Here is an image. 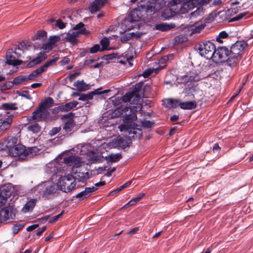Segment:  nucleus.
I'll use <instances>...</instances> for the list:
<instances>
[{"label":"nucleus","mask_w":253,"mask_h":253,"mask_svg":"<svg viewBox=\"0 0 253 253\" xmlns=\"http://www.w3.org/2000/svg\"><path fill=\"white\" fill-rule=\"evenodd\" d=\"M246 13L245 12L240 13L239 14L237 15V16L233 17L230 21H236L241 20L242 18H243L245 15Z\"/></svg>","instance_id":"55"},{"label":"nucleus","mask_w":253,"mask_h":253,"mask_svg":"<svg viewBox=\"0 0 253 253\" xmlns=\"http://www.w3.org/2000/svg\"><path fill=\"white\" fill-rule=\"evenodd\" d=\"M78 104V101H73L65 104H62L58 107L55 108V109H56L58 111L61 112H68L75 108Z\"/></svg>","instance_id":"20"},{"label":"nucleus","mask_w":253,"mask_h":253,"mask_svg":"<svg viewBox=\"0 0 253 253\" xmlns=\"http://www.w3.org/2000/svg\"><path fill=\"white\" fill-rule=\"evenodd\" d=\"M131 181L126 182L123 185H122L121 186H120L119 187H118V190L121 191L122 190H123V189L125 188L126 187H127L128 185H129L131 184Z\"/></svg>","instance_id":"64"},{"label":"nucleus","mask_w":253,"mask_h":253,"mask_svg":"<svg viewBox=\"0 0 253 253\" xmlns=\"http://www.w3.org/2000/svg\"><path fill=\"white\" fill-rule=\"evenodd\" d=\"M162 7L160 0H141L137 5V9H134L129 14L130 18V23L132 21H138L139 17L136 13L137 11L142 15L151 16L158 12Z\"/></svg>","instance_id":"2"},{"label":"nucleus","mask_w":253,"mask_h":253,"mask_svg":"<svg viewBox=\"0 0 253 253\" xmlns=\"http://www.w3.org/2000/svg\"><path fill=\"white\" fill-rule=\"evenodd\" d=\"M215 49V46L213 43L207 41L200 44L199 47V53L202 56L207 59H212Z\"/></svg>","instance_id":"7"},{"label":"nucleus","mask_w":253,"mask_h":253,"mask_svg":"<svg viewBox=\"0 0 253 253\" xmlns=\"http://www.w3.org/2000/svg\"><path fill=\"white\" fill-rule=\"evenodd\" d=\"M141 125L143 127L149 128L154 125V123L150 121L144 120L141 122Z\"/></svg>","instance_id":"43"},{"label":"nucleus","mask_w":253,"mask_h":253,"mask_svg":"<svg viewBox=\"0 0 253 253\" xmlns=\"http://www.w3.org/2000/svg\"><path fill=\"white\" fill-rule=\"evenodd\" d=\"M29 123L30 124L28 127V130L32 131L35 133H37L41 131V127L37 122L33 121Z\"/></svg>","instance_id":"33"},{"label":"nucleus","mask_w":253,"mask_h":253,"mask_svg":"<svg viewBox=\"0 0 253 253\" xmlns=\"http://www.w3.org/2000/svg\"><path fill=\"white\" fill-rule=\"evenodd\" d=\"M11 194V187L6 184L0 187V208L5 204Z\"/></svg>","instance_id":"11"},{"label":"nucleus","mask_w":253,"mask_h":253,"mask_svg":"<svg viewBox=\"0 0 253 253\" xmlns=\"http://www.w3.org/2000/svg\"><path fill=\"white\" fill-rule=\"evenodd\" d=\"M196 2L194 0H188L183 4V5L180 7L178 11L175 13L181 14H184L188 12L189 10L193 9L196 7Z\"/></svg>","instance_id":"18"},{"label":"nucleus","mask_w":253,"mask_h":253,"mask_svg":"<svg viewBox=\"0 0 253 253\" xmlns=\"http://www.w3.org/2000/svg\"><path fill=\"white\" fill-rule=\"evenodd\" d=\"M247 45L244 41H237L231 46L229 53L231 55L242 56V53Z\"/></svg>","instance_id":"12"},{"label":"nucleus","mask_w":253,"mask_h":253,"mask_svg":"<svg viewBox=\"0 0 253 253\" xmlns=\"http://www.w3.org/2000/svg\"><path fill=\"white\" fill-rule=\"evenodd\" d=\"M70 61V59L66 56L63 58V59L60 61V63L61 65H65L68 64Z\"/></svg>","instance_id":"59"},{"label":"nucleus","mask_w":253,"mask_h":253,"mask_svg":"<svg viewBox=\"0 0 253 253\" xmlns=\"http://www.w3.org/2000/svg\"><path fill=\"white\" fill-rule=\"evenodd\" d=\"M53 102V99L50 97H48L40 103L38 107L33 112L32 115L27 117L28 122L46 121L50 114L48 108L52 106Z\"/></svg>","instance_id":"4"},{"label":"nucleus","mask_w":253,"mask_h":253,"mask_svg":"<svg viewBox=\"0 0 253 253\" xmlns=\"http://www.w3.org/2000/svg\"><path fill=\"white\" fill-rule=\"evenodd\" d=\"M88 33V31L85 29H81L77 32H73L72 33H68L65 39L71 42L75 43L76 42L77 37H78L79 34L86 35Z\"/></svg>","instance_id":"19"},{"label":"nucleus","mask_w":253,"mask_h":253,"mask_svg":"<svg viewBox=\"0 0 253 253\" xmlns=\"http://www.w3.org/2000/svg\"><path fill=\"white\" fill-rule=\"evenodd\" d=\"M59 59V55L57 54H54L52 59H50L46 62L49 66L55 64L56 62Z\"/></svg>","instance_id":"44"},{"label":"nucleus","mask_w":253,"mask_h":253,"mask_svg":"<svg viewBox=\"0 0 253 253\" xmlns=\"http://www.w3.org/2000/svg\"><path fill=\"white\" fill-rule=\"evenodd\" d=\"M18 143V139L16 137H8L2 143L1 150L8 149V151Z\"/></svg>","instance_id":"17"},{"label":"nucleus","mask_w":253,"mask_h":253,"mask_svg":"<svg viewBox=\"0 0 253 253\" xmlns=\"http://www.w3.org/2000/svg\"><path fill=\"white\" fill-rule=\"evenodd\" d=\"M220 147L219 146L218 143H215L212 148V151L214 153L219 152L220 150Z\"/></svg>","instance_id":"63"},{"label":"nucleus","mask_w":253,"mask_h":253,"mask_svg":"<svg viewBox=\"0 0 253 253\" xmlns=\"http://www.w3.org/2000/svg\"><path fill=\"white\" fill-rule=\"evenodd\" d=\"M64 212V211H62L59 214L53 216L49 221L50 223H53L57 221L60 218Z\"/></svg>","instance_id":"54"},{"label":"nucleus","mask_w":253,"mask_h":253,"mask_svg":"<svg viewBox=\"0 0 253 253\" xmlns=\"http://www.w3.org/2000/svg\"><path fill=\"white\" fill-rule=\"evenodd\" d=\"M108 0H94L89 7L91 13H95L106 4Z\"/></svg>","instance_id":"22"},{"label":"nucleus","mask_w":253,"mask_h":253,"mask_svg":"<svg viewBox=\"0 0 253 253\" xmlns=\"http://www.w3.org/2000/svg\"><path fill=\"white\" fill-rule=\"evenodd\" d=\"M74 85L80 91H85L90 89V85L86 84L83 80L74 83Z\"/></svg>","instance_id":"28"},{"label":"nucleus","mask_w":253,"mask_h":253,"mask_svg":"<svg viewBox=\"0 0 253 253\" xmlns=\"http://www.w3.org/2000/svg\"><path fill=\"white\" fill-rule=\"evenodd\" d=\"M73 176L75 181L77 180L82 182H85L89 178L88 172L85 170L82 171L80 168L76 169Z\"/></svg>","instance_id":"16"},{"label":"nucleus","mask_w":253,"mask_h":253,"mask_svg":"<svg viewBox=\"0 0 253 253\" xmlns=\"http://www.w3.org/2000/svg\"><path fill=\"white\" fill-rule=\"evenodd\" d=\"M27 81L26 76H19L15 77L13 80V84L16 85Z\"/></svg>","instance_id":"39"},{"label":"nucleus","mask_w":253,"mask_h":253,"mask_svg":"<svg viewBox=\"0 0 253 253\" xmlns=\"http://www.w3.org/2000/svg\"><path fill=\"white\" fill-rule=\"evenodd\" d=\"M132 56H129L127 54L125 55H119L117 57V61L123 65H126L127 63L130 65L132 66L130 61L132 59Z\"/></svg>","instance_id":"25"},{"label":"nucleus","mask_w":253,"mask_h":253,"mask_svg":"<svg viewBox=\"0 0 253 253\" xmlns=\"http://www.w3.org/2000/svg\"><path fill=\"white\" fill-rule=\"evenodd\" d=\"M229 50L226 46H220L215 48L212 61L215 63L225 61L229 55Z\"/></svg>","instance_id":"9"},{"label":"nucleus","mask_w":253,"mask_h":253,"mask_svg":"<svg viewBox=\"0 0 253 253\" xmlns=\"http://www.w3.org/2000/svg\"><path fill=\"white\" fill-rule=\"evenodd\" d=\"M94 95H95V91H94L86 94H82L80 95L78 99L82 101H87L92 99Z\"/></svg>","instance_id":"35"},{"label":"nucleus","mask_w":253,"mask_h":253,"mask_svg":"<svg viewBox=\"0 0 253 253\" xmlns=\"http://www.w3.org/2000/svg\"><path fill=\"white\" fill-rule=\"evenodd\" d=\"M36 39H43L46 38L47 33L44 31L39 30L37 32V33L36 35Z\"/></svg>","instance_id":"46"},{"label":"nucleus","mask_w":253,"mask_h":253,"mask_svg":"<svg viewBox=\"0 0 253 253\" xmlns=\"http://www.w3.org/2000/svg\"><path fill=\"white\" fill-rule=\"evenodd\" d=\"M75 126V123L72 119H70L65 123L63 127V130L66 132H70Z\"/></svg>","instance_id":"34"},{"label":"nucleus","mask_w":253,"mask_h":253,"mask_svg":"<svg viewBox=\"0 0 253 253\" xmlns=\"http://www.w3.org/2000/svg\"><path fill=\"white\" fill-rule=\"evenodd\" d=\"M66 23H64L60 19H58L56 21V26L60 29H62L66 27Z\"/></svg>","instance_id":"56"},{"label":"nucleus","mask_w":253,"mask_h":253,"mask_svg":"<svg viewBox=\"0 0 253 253\" xmlns=\"http://www.w3.org/2000/svg\"><path fill=\"white\" fill-rule=\"evenodd\" d=\"M33 46L28 42H22L14 49H9L6 54V63L10 65L18 66L24 63L25 62L18 59L21 57L22 54H24L27 51L33 49Z\"/></svg>","instance_id":"3"},{"label":"nucleus","mask_w":253,"mask_h":253,"mask_svg":"<svg viewBox=\"0 0 253 253\" xmlns=\"http://www.w3.org/2000/svg\"><path fill=\"white\" fill-rule=\"evenodd\" d=\"M198 90V88L196 85H189L183 90V93L185 94V96H190L191 98H194V93Z\"/></svg>","instance_id":"24"},{"label":"nucleus","mask_w":253,"mask_h":253,"mask_svg":"<svg viewBox=\"0 0 253 253\" xmlns=\"http://www.w3.org/2000/svg\"><path fill=\"white\" fill-rule=\"evenodd\" d=\"M171 108H176L178 106L180 107V104L181 103V101L179 99L171 98Z\"/></svg>","instance_id":"51"},{"label":"nucleus","mask_w":253,"mask_h":253,"mask_svg":"<svg viewBox=\"0 0 253 253\" xmlns=\"http://www.w3.org/2000/svg\"><path fill=\"white\" fill-rule=\"evenodd\" d=\"M59 40L60 37L58 36L50 37L48 42L43 45V48L45 49L51 50L52 48L51 45H54Z\"/></svg>","instance_id":"26"},{"label":"nucleus","mask_w":253,"mask_h":253,"mask_svg":"<svg viewBox=\"0 0 253 253\" xmlns=\"http://www.w3.org/2000/svg\"><path fill=\"white\" fill-rule=\"evenodd\" d=\"M64 162L68 166L77 169L79 168L82 163V159L77 156H71L64 158Z\"/></svg>","instance_id":"14"},{"label":"nucleus","mask_w":253,"mask_h":253,"mask_svg":"<svg viewBox=\"0 0 253 253\" xmlns=\"http://www.w3.org/2000/svg\"><path fill=\"white\" fill-rule=\"evenodd\" d=\"M12 121L13 115H11L0 122V135L10 128Z\"/></svg>","instance_id":"15"},{"label":"nucleus","mask_w":253,"mask_h":253,"mask_svg":"<svg viewBox=\"0 0 253 253\" xmlns=\"http://www.w3.org/2000/svg\"><path fill=\"white\" fill-rule=\"evenodd\" d=\"M241 55H235L229 54L226 61L227 64L230 67L233 68L236 67L242 59Z\"/></svg>","instance_id":"21"},{"label":"nucleus","mask_w":253,"mask_h":253,"mask_svg":"<svg viewBox=\"0 0 253 253\" xmlns=\"http://www.w3.org/2000/svg\"><path fill=\"white\" fill-rule=\"evenodd\" d=\"M115 170H116L115 168H113L112 169H108L107 173H106L104 174V176H107V177L111 176L112 175V173L114 172L115 171Z\"/></svg>","instance_id":"62"},{"label":"nucleus","mask_w":253,"mask_h":253,"mask_svg":"<svg viewBox=\"0 0 253 253\" xmlns=\"http://www.w3.org/2000/svg\"><path fill=\"white\" fill-rule=\"evenodd\" d=\"M37 200L36 199H31L28 201L22 209V211L23 213H27L32 211L36 206Z\"/></svg>","instance_id":"23"},{"label":"nucleus","mask_w":253,"mask_h":253,"mask_svg":"<svg viewBox=\"0 0 253 253\" xmlns=\"http://www.w3.org/2000/svg\"><path fill=\"white\" fill-rule=\"evenodd\" d=\"M37 148L36 147H29L26 149V147L21 144H17L16 145L9 150V154L13 157H19L22 159H27L35 155Z\"/></svg>","instance_id":"5"},{"label":"nucleus","mask_w":253,"mask_h":253,"mask_svg":"<svg viewBox=\"0 0 253 253\" xmlns=\"http://www.w3.org/2000/svg\"><path fill=\"white\" fill-rule=\"evenodd\" d=\"M124 102H129L130 107H123L121 106L119 109L124 115V123L119 126L121 131H125L128 134V137L137 138L141 135V130L136 128V124L132 121L137 119L136 112L142 109V100L139 94L138 90L134 87L131 91L126 92L122 98Z\"/></svg>","instance_id":"1"},{"label":"nucleus","mask_w":253,"mask_h":253,"mask_svg":"<svg viewBox=\"0 0 253 253\" xmlns=\"http://www.w3.org/2000/svg\"><path fill=\"white\" fill-rule=\"evenodd\" d=\"M37 76H38V75L34 71L31 73H30L28 76L26 77L27 81L34 80L37 77Z\"/></svg>","instance_id":"58"},{"label":"nucleus","mask_w":253,"mask_h":253,"mask_svg":"<svg viewBox=\"0 0 253 253\" xmlns=\"http://www.w3.org/2000/svg\"><path fill=\"white\" fill-rule=\"evenodd\" d=\"M130 141L126 137L122 138L120 139V144L122 145L123 147H126L129 146V142L128 141Z\"/></svg>","instance_id":"52"},{"label":"nucleus","mask_w":253,"mask_h":253,"mask_svg":"<svg viewBox=\"0 0 253 253\" xmlns=\"http://www.w3.org/2000/svg\"><path fill=\"white\" fill-rule=\"evenodd\" d=\"M76 185L73 175L69 174L60 177L57 183L58 187L61 191L66 193L72 191Z\"/></svg>","instance_id":"6"},{"label":"nucleus","mask_w":253,"mask_h":253,"mask_svg":"<svg viewBox=\"0 0 253 253\" xmlns=\"http://www.w3.org/2000/svg\"><path fill=\"white\" fill-rule=\"evenodd\" d=\"M205 24L202 23L200 24L199 23L195 24V28L193 29V32L195 33H200L205 27Z\"/></svg>","instance_id":"42"},{"label":"nucleus","mask_w":253,"mask_h":253,"mask_svg":"<svg viewBox=\"0 0 253 253\" xmlns=\"http://www.w3.org/2000/svg\"><path fill=\"white\" fill-rule=\"evenodd\" d=\"M100 42L102 46V47L101 49V51H103V50L106 49L107 46H108V45L109 44V40L106 38L102 39L100 41Z\"/></svg>","instance_id":"45"},{"label":"nucleus","mask_w":253,"mask_h":253,"mask_svg":"<svg viewBox=\"0 0 253 253\" xmlns=\"http://www.w3.org/2000/svg\"><path fill=\"white\" fill-rule=\"evenodd\" d=\"M174 27L173 24H168L167 23H160L157 24L155 29L161 31H168Z\"/></svg>","instance_id":"32"},{"label":"nucleus","mask_w":253,"mask_h":253,"mask_svg":"<svg viewBox=\"0 0 253 253\" xmlns=\"http://www.w3.org/2000/svg\"><path fill=\"white\" fill-rule=\"evenodd\" d=\"M204 9L202 6H199L194 12H191L189 15V17L192 18L197 16L202 15L204 13Z\"/></svg>","instance_id":"36"},{"label":"nucleus","mask_w":253,"mask_h":253,"mask_svg":"<svg viewBox=\"0 0 253 253\" xmlns=\"http://www.w3.org/2000/svg\"><path fill=\"white\" fill-rule=\"evenodd\" d=\"M200 78L195 71H190L183 76H179L177 78L179 84H186L189 82H197L200 80Z\"/></svg>","instance_id":"10"},{"label":"nucleus","mask_w":253,"mask_h":253,"mask_svg":"<svg viewBox=\"0 0 253 253\" xmlns=\"http://www.w3.org/2000/svg\"><path fill=\"white\" fill-rule=\"evenodd\" d=\"M61 130L60 127H55L50 131V134L51 135H54L60 131Z\"/></svg>","instance_id":"60"},{"label":"nucleus","mask_w":253,"mask_h":253,"mask_svg":"<svg viewBox=\"0 0 253 253\" xmlns=\"http://www.w3.org/2000/svg\"><path fill=\"white\" fill-rule=\"evenodd\" d=\"M106 184V182L104 181H101L99 182H97L95 183L93 186L92 187H89L90 189H93V190H91L92 193L94 191H95L97 190L98 188V187L104 186Z\"/></svg>","instance_id":"47"},{"label":"nucleus","mask_w":253,"mask_h":253,"mask_svg":"<svg viewBox=\"0 0 253 253\" xmlns=\"http://www.w3.org/2000/svg\"><path fill=\"white\" fill-rule=\"evenodd\" d=\"M228 37V34L227 32L225 31H222L221 32L218 37L216 38V40L217 42L220 43H222L223 41L221 40V39H225Z\"/></svg>","instance_id":"41"},{"label":"nucleus","mask_w":253,"mask_h":253,"mask_svg":"<svg viewBox=\"0 0 253 253\" xmlns=\"http://www.w3.org/2000/svg\"><path fill=\"white\" fill-rule=\"evenodd\" d=\"M145 194L144 193H139L136 197L131 199L127 204L124 206L123 208H126L129 206L134 205L139 200H140L145 196Z\"/></svg>","instance_id":"30"},{"label":"nucleus","mask_w":253,"mask_h":253,"mask_svg":"<svg viewBox=\"0 0 253 253\" xmlns=\"http://www.w3.org/2000/svg\"><path fill=\"white\" fill-rule=\"evenodd\" d=\"M163 102L164 105L166 107L171 108V98L166 99L164 100Z\"/></svg>","instance_id":"57"},{"label":"nucleus","mask_w":253,"mask_h":253,"mask_svg":"<svg viewBox=\"0 0 253 253\" xmlns=\"http://www.w3.org/2000/svg\"><path fill=\"white\" fill-rule=\"evenodd\" d=\"M37 188L42 194V197L46 199L51 198L57 190L56 186L49 181H45L39 185Z\"/></svg>","instance_id":"8"},{"label":"nucleus","mask_w":253,"mask_h":253,"mask_svg":"<svg viewBox=\"0 0 253 253\" xmlns=\"http://www.w3.org/2000/svg\"><path fill=\"white\" fill-rule=\"evenodd\" d=\"M18 94L20 96L24 97L30 100L32 99V97L28 90H22L20 91Z\"/></svg>","instance_id":"49"},{"label":"nucleus","mask_w":253,"mask_h":253,"mask_svg":"<svg viewBox=\"0 0 253 253\" xmlns=\"http://www.w3.org/2000/svg\"><path fill=\"white\" fill-rule=\"evenodd\" d=\"M246 84V81L245 82H243L240 85L239 87V88H238V90H237V92L234 95H233L231 98H230V101H232V100H233L236 96H237L240 93V91H241V90L243 89V88L244 87L245 84Z\"/></svg>","instance_id":"50"},{"label":"nucleus","mask_w":253,"mask_h":253,"mask_svg":"<svg viewBox=\"0 0 253 253\" xmlns=\"http://www.w3.org/2000/svg\"><path fill=\"white\" fill-rule=\"evenodd\" d=\"M84 23L80 22L79 24H77L73 28L75 30H78L80 31L81 29H84Z\"/></svg>","instance_id":"61"},{"label":"nucleus","mask_w":253,"mask_h":253,"mask_svg":"<svg viewBox=\"0 0 253 253\" xmlns=\"http://www.w3.org/2000/svg\"><path fill=\"white\" fill-rule=\"evenodd\" d=\"M3 108L6 110H15L17 109V104L12 103H6L2 105Z\"/></svg>","instance_id":"38"},{"label":"nucleus","mask_w":253,"mask_h":253,"mask_svg":"<svg viewBox=\"0 0 253 253\" xmlns=\"http://www.w3.org/2000/svg\"><path fill=\"white\" fill-rule=\"evenodd\" d=\"M134 36V33L126 34L121 38V41L122 42H125L129 40L131 38Z\"/></svg>","instance_id":"48"},{"label":"nucleus","mask_w":253,"mask_h":253,"mask_svg":"<svg viewBox=\"0 0 253 253\" xmlns=\"http://www.w3.org/2000/svg\"><path fill=\"white\" fill-rule=\"evenodd\" d=\"M91 190H93V189H90L89 187H86L84 191L77 194L75 197L77 198H81L82 200L86 199L91 195L92 192Z\"/></svg>","instance_id":"29"},{"label":"nucleus","mask_w":253,"mask_h":253,"mask_svg":"<svg viewBox=\"0 0 253 253\" xmlns=\"http://www.w3.org/2000/svg\"><path fill=\"white\" fill-rule=\"evenodd\" d=\"M24 227L22 224H14L12 227V233L14 235L17 234L19 231Z\"/></svg>","instance_id":"40"},{"label":"nucleus","mask_w":253,"mask_h":253,"mask_svg":"<svg viewBox=\"0 0 253 253\" xmlns=\"http://www.w3.org/2000/svg\"><path fill=\"white\" fill-rule=\"evenodd\" d=\"M101 49L100 45L96 44L90 48L89 51L91 53H95L99 51H101Z\"/></svg>","instance_id":"53"},{"label":"nucleus","mask_w":253,"mask_h":253,"mask_svg":"<svg viewBox=\"0 0 253 253\" xmlns=\"http://www.w3.org/2000/svg\"><path fill=\"white\" fill-rule=\"evenodd\" d=\"M122 158V156L121 154L117 153V154H111L107 157L106 159L110 162H117L119 161L121 158Z\"/></svg>","instance_id":"37"},{"label":"nucleus","mask_w":253,"mask_h":253,"mask_svg":"<svg viewBox=\"0 0 253 253\" xmlns=\"http://www.w3.org/2000/svg\"><path fill=\"white\" fill-rule=\"evenodd\" d=\"M13 208L11 206H9L2 208L0 210V223L13 219Z\"/></svg>","instance_id":"13"},{"label":"nucleus","mask_w":253,"mask_h":253,"mask_svg":"<svg viewBox=\"0 0 253 253\" xmlns=\"http://www.w3.org/2000/svg\"><path fill=\"white\" fill-rule=\"evenodd\" d=\"M42 55L39 56L36 58L32 59L30 62H29L27 65L28 67H32L35 66L37 64L40 63L42 61H43L45 59V56L44 54H42Z\"/></svg>","instance_id":"31"},{"label":"nucleus","mask_w":253,"mask_h":253,"mask_svg":"<svg viewBox=\"0 0 253 253\" xmlns=\"http://www.w3.org/2000/svg\"><path fill=\"white\" fill-rule=\"evenodd\" d=\"M196 107L197 103L195 101L181 102L180 104V107L183 110H192L196 108Z\"/></svg>","instance_id":"27"}]
</instances>
